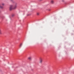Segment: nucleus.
<instances>
[{
    "instance_id": "7",
    "label": "nucleus",
    "mask_w": 74,
    "mask_h": 74,
    "mask_svg": "<svg viewBox=\"0 0 74 74\" xmlns=\"http://www.w3.org/2000/svg\"><path fill=\"white\" fill-rule=\"evenodd\" d=\"M28 59H29V60H31V59H32V57H28Z\"/></svg>"
},
{
    "instance_id": "10",
    "label": "nucleus",
    "mask_w": 74,
    "mask_h": 74,
    "mask_svg": "<svg viewBox=\"0 0 74 74\" xmlns=\"http://www.w3.org/2000/svg\"><path fill=\"white\" fill-rule=\"evenodd\" d=\"M37 15H40V13H37Z\"/></svg>"
},
{
    "instance_id": "11",
    "label": "nucleus",
    "mask_w": 74,
    "mask_h": 74,
    "mask_svg": "<svg viewBox=\"0 0 74 74\" xmlns=\"http://www.w3.org/2000/svg\"><path fill=\"white\" fill-rule=\"evenodd\" d=\"M2 5H4V3H2Z\"/></svg>"
},
{
    "instance_id": "1",
    "label": "nucleus",
    "mask_w": 74,
    "mask_h": 74,
    "mask_svg": "<svg viewBox=\"0 0 74 74\" xmlns=\"http://www.w3.org/2000/svg\"><path fill=\"white\" fill-rule=\"evenodd\" d=\"M17 4L16 3H14L13 5H10L9 10L10 11L12 10H15L17 8Z\"/></svg>"
},
{
    "instance_id": "9",
    "label": "nucleus",
    "mask_w": 74,
    "mask_h": 74,
    "mask_svg": "<svg viewBox=\"0 0 74 74\" xmlns=\"http://www.w3.org/2000/svg\"><path fill=\"white\" fill-rule=\"evenodd\" d=\"M2 33L1 32V31L0 29V34H1Z\"/></svg>"
},
{
    "instance_id": "5",
    "label": "nucleus",
    "mask_w": 74,
    "mask_h": 74,
    "mask_svg": "<svg viewBox=\"0 0 74 74\" xmlns=\"http://www.w3.org/2000/svg\"><path fill=\"white\" fill-rule=\"evenodd\" d=\"M0 8L1 9H3V6H1L0 5Z\"/></svg>"
},
{
    "instance_id": "8",
    "label": "nucleus",
    "mask_w": 74,
    "mask_h": 74,
    "mask_svg": "<svg viewBox=\"0 0 74 74\" xmlns=\"http://www.w3.org/2000/svg\"><path fill=\"white\" fill-rule=\"evenodd\" d=\"M22 44H21L20 45V48H21V47H22Z\"/></svg>"
},
{
    "instance_id": "3",
    "label": "nucleus",
    "mask_w": 74,
    "mask_h": 74,
    "mask_svg": "<svg viewBox=\"0 0 74 74\" xmlns=\"http://www.w3.org/2000/svg\"><path fill=\"white\" fill-rule=\"evenodd\" d=\"M54 3V1H53V0H52L51 1V4H53Z\"/></svg>"
},
{
    "instance_id": "4",
    "label": "nucleus",
    "mask_w": 74,
    "mask_h": 74,
    "mask_svg": "<svg viewBox=\"0 0 74 74\" xmlns=\"http://www.w3.org/2000/svg\"><path fill=\"white\" fill-rule=\"evenodd\" d=\"M0 8L1 9H3V6H1L0 5Z\"/></svg>"
},
{
    "instance_id": "2",
    "label": "nucleus",
    "mask_w": 74,
    "mask_h": 74,
    "mask_svg": "<svg viewBox=\"0 0 74 74\" xmlns=\"http://www.w3.org/2000/svg\"><path fill=\"white\" fill-rule=\"evenodd\" d=\"M42 59H40V63H42Z\"/></svg>"
},
{
    "instance_id": "6",
    "label": "nucleus",
    "mask_w": 74,
    "mask_h": 74,
    "mask_svg": "<svg viewBox=\"0 0 74 74\" xmlns=\"http://www.w3.org/2000/svg\"><path fill=\"white\" fill-rule=\"evenodd\" d=\"M0 8L1 9H3V6H1L0 5Z\"/></svg>"
}]
</instances>
